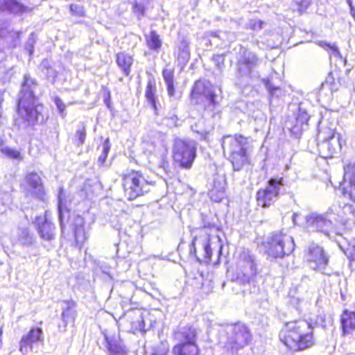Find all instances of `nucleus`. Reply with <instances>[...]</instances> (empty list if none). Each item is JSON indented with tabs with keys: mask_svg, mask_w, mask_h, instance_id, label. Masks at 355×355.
Masks as SVG:
<instances>
[{
	"mask_svg": "<svg viewBox=\"0 0 355 355\" xmlns=\"http://www.w3.org/2000/svg\"><path fill=\"white\" fill-rule=\"evenodd\" d=\"M349 12H350L352 17H353V19L355 21V8L352 7V8H349Z\"/></svg>",
	"mask_w": 355,
	"mask_h": 355,
	"instance_id": "nucleus-60",
	"label": "nucleus"
},
{
	"mask_svg": "<svg viewBox=\"0 0 355 355\" xmlns=\"http://www.w3.org/2000/svg\"><path fill=\"white\" fill-rule=\"evenodd\" d=\"M202 227L207 229H212L216 227V225L214 223L207 221L205 218H202Z\"/></svg>",
	"mask_w": 355,
	"mask_h": 355,
	"instance_id": "nucleus-57",
	"label": "nucleus"
},
{
	"mask_svg": "<svg viewBox=\"0 0 355 355\" xmlns=\"http://www.w3.org/2000/svg\"><path fill=\"white\" fill-rule=\"evenodd\" d=\"M132 12L141 20L145 16L146 8L143 3L135 1L132 5Z\"/></svg>",
	"mask_w": 355,
	"mask_h": 355,
	"instance_id": "nucleus-42",
	"label": "nucleus"
},
{
	"mask_svg": "<svg viewBox=\"0 0 355 355\" xmlns=\"http://www.w3.org/2000/svg\"><path fill=\"white\" fill-rule=\"evenodd\" d=\"M202 135V137H203V139H205L206 136H207V132H204L203 133L201 134Z\"/></svg>",
	"mask_w": 355,
	"mask_h": 355,
	"instance_id": "nucleus-63",
	"label": "nucleus"
},
{
	"mask_svg": "<svg viewBox=\"0 0 355 355\" xmlns=\"http://www.w3.org/2000/svg\"><path fill=\"white\" fill-rule=\"evenodd\" d=\"M12 68L10 67L9 69H6L4 66V64L0 62V78L6 79L7 77L12 73Z\"/></svg>",
	"mask_w": 355,
	"mask_h": 355,
	"instance_id": "nucleus-52",
	"label": "nucleus"
},
{
	"mask_svg": "<svg viewBox=\"0 0 355 355\" xmlns=\"http://www.w3.org/2000/svg\"><path fill=\"white\" fill-rule=\"evenodd\" d=\"M284 186L283 178H270L263 188L256 193L257 205L263 208H268L273 205L280 196Z\"/></svg>",
	"mask_w": 355,
	"mask_h": 355,
	"instance_id": "nucleus-14",
	"label": "nucleus"
},
{
	"mask_svg": "<svg viewBox=\"0 0 355 355\" xmlns=\"http://www.w3.org/2000/svg\"><path fill=\"white\" fill-rule=\"evenodd\" d=\"M189 255L194 257L199 263L209 262L212 256L209 235L194 236L189 245Z\"/></svg>",
	"mask_w": 355,
	"mask_h": 355,
	"instance_id": "nucleus-15",
	"label": "nucleus"
},
{
	"mask_svg": "<svg viewBox=\"0 0 355 355\" xmlns=\"http://www.w3.org/2000/svg\"><path fill=\"white\" fill-rule=\"evenodd\" d=\"M167 119L171 121V123H172L174 126H179V125H180V120H179V119L178 118V116H177V115H176V114H173L172 115L168 116L167 117Z\"/></svg>",
	"mask_w": 355,
	"mask_h": 355,
	"instance_id": "nucleus-56",
	"label": "nucleus"
},
{
	"mask_svg": "<svg viewBox=\"0 0 355 355\" xmlns=\"http://www.w3.org/2000/svg\"><path fill=\"white\" fill-rule=\"evenodd\" d=\"M17 243L26 248L33 246L36 243V236L33 232L28 227L19 226L16 231Z\"/></svg>",
	"mask_w": 355,
	"mask_h": 355,
	"instance_id": "nucleus-28",
	"label": "nucleus"
},
{
	"mask_svg": "<svg viewBox=\"0 0 355 355\" xmlns=\"http://www.w3.org/2000/svg\"><path fill=\"white\" fill-rule=\"evenodd\" d=\"M148 103L150 105V107L153 110L154 114L156 116L159 115V110H160V108H161V104H160L158 98L155 99L154 101H150Z\"/></svg>",
	"mask_w": 355,
	"mask_h": 355,
	"instance_id": "nucleus-54",
	"label": "nucleus"
},
{
	"mask_svg": "<svg viewBox=\"0 0 355 355\" xmlns=\"http://www.w3.org/2000/svg\"><path fill=\"white\" fill-rule=\"evenodd\" d=\"M190 42L184 35H178L177 60L183 69L190 60Z\"/></svg>",
	"mask_w": 355,
	"mask_h": 355,
	"instance_id": "nucleus-27",
	"label": "nucleus"
},
{
	"mask_svg": "<svg viewBox=\"0 0 355 355\" xmlns=\"http://www.w3.org/2000/svg\"><path fill=\"white\" fill-rule=\"evenodd\" d=\"M329 210L333 218L343 226L354 222L355 207L349 203L339 202L333 205Z\"/></svg>",
	"mask_w": 355,
	"mask_h": 355,
	"instance_id": "nucleus-20",
	"label": "nucleus"
},
{
	"mask_svg": "<svg viewBox=\"0 0 355 355\" xmlns=\"http://www.w3.org/2000/svg\"><path fill=\"white\" fill-rule=\"evenodd\" d=\"M37 86L35 78H32L29 73L24 75L17 105L19 120L21 121V124L17 121L15 122L19 129L27 127L33 128L35 125L43 123L48 118L44 113V105L38 102L35 95Z\"/></svg>",
	"mask_w": 355,
	"mask_h": 355,
	"instance_id": "nucleus-1",
	"label": "nucleus"
},
{
	"mask_svg": "<svg viewBox=\"0 0 355 355\" xmlns=\"http://www.w3.org/2000/svg\"><path fill=\"white\" fill-rule=\"evenodd\" d=\"M306 227L309 231L320 232L331 238L333 223L324 215L311 213L305 216Z\"/></svg>",
	"mask_w": 355,
	"mask_h": 355,
	"instance_id": "nucleus-18",
	"label": "nucleus"
},
{
	"mask_svg": "<svg viewBox=\"0 0 355 355\" xmlns=\"http://www.w3.org/2000/svg\"><path fill=\"white\" fill-rule=\"evenodd\" d=\"M301 214L297 212H294L292 215V221L295 225L300 224V217Z\"/></svg>",
	"mask_w": 355,
	"mask_h": 355,
	"instance_id": "nucleus-58",
	"label": "nucleus"
},
{
	"mask_svg": "<svg viewBox=\"0 0 355 355\" xmlns=\"http://www.w3.org/2000/svg\"><path fill=\"white\" fill-rule=\"evenodd\" d=\"M150 183L140 171H132L123 178L124 195L128 200H135L150 191Z\"/></svg>",
	"mask_w": 355,
	"mask_h": 355,
	"instance_id": "nucleus-11",
	"label": "nucleus"
},
{
	"mask_svg": "<svg viewBox=\"0 0 355 355\" xmlns=\"http://www.w3.org/2000/svg\"><path fill=\"white\" fill-rule=\"evenodd\" d=\"M264 22L259 19H250L246 24V28L254 31H259L263 28Z\"/></svg>",
	"mask_w": 355,
	"mask_h": 355,
	"instance_id": "nucleus-44",
	"label": "nucleus"
},
{
	"mask_svg": "<svg viewBox=\"0 0 355 355\" xmlns=\"http://www.w3.org/2000/svg\"><path fill=\"white\" fill-rule=\"evenodd\" d=\"M237 53L236 84L241 87L249 85L260 77L258 68L261 59L253 51L239 44Z\"/></svg>",
	"mask_w": 355,
	"mask_h": 355,
	"instance_id": "nucleus-4",
	"label": "nucleus"
},
{
	"mask_svg": "<svg viewBox=\"0 0 355 355\" xmlns=\"http://www.w3.org/2000/svg\"><path fill=\"white\" fill-rule=\"evenodd\" d=\"M343 335L346 336L355 330V311L345 309L340 315Z\"/></svg>",
	"mask_w": 355,
	"mask_h": 355,
	"instance_id": "nucleus-30",
	"label": "nucleus"
},
{
	"mask_svg": "<svg viewBox=\"0 0 355 355\" xmlns=\"http://www.w3.org/2000/svg\"><path fill=\"white\" fill-rule=\"evenodd\" d=\"M205 35L206 44H207L209 42L211 46L213 44L216 46H227L236 40V33L232 31L222 30L211 31L206 32Z\"/></svg>",
	"mask_w": 355,
	"mask_h": 355,
	"instance_id": "nucleus-24",
	"label": "nucleus"
},
{
	"mask_svg": "<svg viewBox=\"0 0 355 355\" xmlns=\"http://www.w3.org/2000/svg\"><path fill=\"white\" fill-rule=\"evenodd\" d=\"M49 211L46 210L43 216H35L33 220L40 238L50 242L55 239L56 227L49 218Z\"/></svg>",
	"mask_w": 355,
	"mask_h": 355,
	"instance_id": "nucleus-17",
	"label": "nucleus"
},
{
	"mask_svg": "<svg viewBox=\"0 0 355 355\" xmlns=\"http://www.w3.org/2000/svg\"><path fill=\"white\" fill-rule=\"evenodd\" d=\"M103 335V345L107 355H128V347L125 340L121 337L120 334L108 332L106 330L102 331Z\"/></svg>",
	"mask_w": 355,
	"mask_h": 355,
	"instance_id": "nucleus-16",
	"label": "nucleus"
},
{
	"mask_svg": "<svg viewBox=\"0 0 355 355\" xmlns=\"http://www.w3.org/2000/svg\"><path fill=\"white\" fill-rule=\"evenodd\" d=\"M174 162L184 169H190L196 157V144L191 140L175 138L173 144Z\"/></svg>",
	"mask_w": 355,
	"mask_h": 355,
	"instance_id": "nucleus-10",
	"label": "nucleus"
},
{
	"mask_svg": "<svg viewBox=\"0 0 355 355\" xmlns=\"http://www.w3.org/2000/svg\"><path fill=\"white\" fill-rule=\"evenodd\" d=\"M225 54H213L211 58V62L214 65L215 70L221 73L225 69Z\"/></svg>",
	"mask_w": 355,
	"mask_h": 355,
	"instance_id": "nucleus-39",
	"label": "nucleus"
},
{
	"mask_svg": "<svg viewBox=\"0 0 355 355\" xmlns=\"http://www.w3.org/2000/svg\"><path fill=\"white\" fill-rule=\"evenodd\" d=\"M340 189L344 197L347 196L355 202V163L345 168L343 182L340 184Z\"/></svg>",
	"mask_w": 355,
	"mask_h": 355,
	"instance_id": "nucleus-23",
	"label": "nucleus"
},
{
	"mask_svg": "<svg viewBox=\"0 0 355 355\" xmlns=\"http://www.w3.org/2000/svg\"><path fill=\"white\" fill-rule=\"evenodd\" d=\"M69 227L72 230L76 243H83L88 238L85 230V220L80 216H73L69 220Z\"/></svg>",
	"mask_w": 355,
	"mask_h": 355,
	"instance_id": "nucleus-26",
	"label": "nucleus"
},
{
	"mask_svg": "<svg viewBox=\"0 0 355 355\" xmlns=\"http://www.w3.org/2000/svg\"><path fill=\"white\" fill-rule=\"evenodd\" d=\"M304 258L308 266L313 270L329 275V256L324 248L318 243H311L305 250Z\"/></svg>",
	"mask_w": 355,
	"mask_h": 355,
	"instance_id": "nucleus-12",
	"label": "nucleus"
},
{
	"mask_svg": "<svg viewBox=\"0 0 355 355\" xmlns=\"http://www.w3.org/2000/svg\"><path fill=\"white\" fill-rule=\"evenodd\" d=\"M61 306V323L58 324V331L65 332L69 324H73L77 317V303L72 300H62Z\"/></svg>",
	"mask_w": 355,
	"mask_h": 355,
	"instance_id": "nucleus-21",
	"label": "nucleus"
},
{
	"mask_svg": "<svg viewBox=\"0 0 355 355\" xmlns=\"http://www.w3.org/2000/svg\"><path fill=\"white\" fill-rule=\"evenodd\" d=\"M69 8H70V12H71V15L73 16L82 17L85 15V12L84 8H83V6H82L80 5L71 4L69 6Z\"/></svg>",
	"mask_w": 355,
	"mask_h": 355,
	"instance_id": "nucleus-47",
	"label": "nucleus"
},
{
	"mask_svg": "<svg viewBox=\"0 0 355 355\" xmlns=\"http://www.w3.org/2000/svg\"><path fill=\"white\" fill-rule=\"evenodd\" d=\"M144 37L148 48L152 51L158 53L162 47V40L157 31L151 30L149 33L144 34Z\"/></svg>",
	"mask_w": 355,
	"mask_h": 355,
	"instance_id": "nucleus-34",
	"label": "nucleus"
},
{
	"mask_svg": "<svg viewBox=\"0 0 355 355\" xmlns=\"http://www.w3.org/2000/svg\"><path fill=\"white\" fill-rule=\"evenodd\" d=\"M252 340L250 328L241 321L222 325L219 330L220 343L223 344V347L232 353L248 345Z\"/></svg>",
	"mask_w": 355,
	"mask_h": 355,
	"instance_id": "nucleus-5",
	"label": "nucleus"
},
{
	"mask_svg": "<svg viewBox=\"0 0 355 355\" xmlns=\"http://www.w3.org/2000/svg\"><path fill=\"white\" fill-rule=\"evenodd\" d=\"M197 329L192 325L179 326L174 331V338L178 343L173 346L174 355H198L200 352L197 341Z\"/></svg>",
	"mask_w": 355,
	"mask_h": 355,
	"instance_id": "nucleus-7",
	"label": "nucleus"
},
{
	"mask_svg": "<svg viewBox=\"0 0 355 355\" xmlns=\"http://www.w3.org/2000/svg\"><path fill=\"white\" fill-rule=\"evenodd\" d=\"M332 49H333V51H334L338 52V48H337V47H336V46H334Z\"/></svg>",
	"mask_w": 355,
	"mask_h": 355,
	"instance_id": "nucleus-64",
	"label": "nucleus"
},
{
	"mask_svg": "<svg viewBox=\"0 0 355 355\" xmlns=\"http://www.w3.org/2000/svg\"><path fill=\"white\" fill-rule=\"evenodd\" d=\"M53 102L59 112L60 116L64 119L67 116L66 105L62 100L59 96H55L53 98Z\"/></svg>",
	"mask_w": 355,
	"mask_h": 355,
	"instance_id": "nucleus-45",
	"label": "nucleus"
},
{
	"mask_svg": "<svg viewBox=\"0 0 355 355\" xmlns=\"http://www.w3.org/2000/svg\"><path fill=\"white\" fill-rule=\"evenodd\" d=\"M224 155L232 163L234 171H240L248 162V138L241 135H225L220 141Z\"/></svg>",
	"mask_w": 355,
	"mask_h": 355,
	"instance_id": "nucleus-6",
	"label": "nucleus"
},
{
	"mask_svg": "<svg viewBox=\"0 0 355 355\" xmlns=\"http://www.w3.org/2000/svg\"><path fill=\"white\" fill-rule=\"evenodd\" d=\"M244 263L240 269L232 274L231 282L234 284L232 291L243 297L258 295L259 287L256 281L257 268L254 260L251 255L245 256Z\"/></svg>",
	"mask_w": 355,
	"mask_h": 355,
	"instance_id": "nucleus-3",
	"label": "nucleus"
},
{
	"mask_svg": "<svg viewBox=\"0 0 355 355\" xmlns=\"http://www.w3.org/2000/svg\"><path fill=\"white\" fill-rule=\"evenodd\" d=\"M168 352V343L166 342H161L153 348L152 355H167Z\"/></svg>",
	"mask_w": 355,
	"mask_h": 355,
	"instance_id": "nucleus-43",
	"label": "nucleus"
},
{
	"mask_svg": "<svg viewBox=\"0 0 355 355\" xmlns=\"http://www.w3.org/2000/svg\"><path fill=\"white\" fill-rule=\"evenodd\" d=\"M311 3V0H300L297 1L299 6V11L300 12H304Z\"/></svg>",
	"mask_w": 355,
	"mask_h": 355,
	"instance_id": "nucleus-55",
	"label": "nucleus"
},
{
	"mask_svg": "<svg viewBox=\"0 0 355 355\" xmlns=\"http://www.w3.org/2000/svg\"><path fill=\"white\" fill-rule=\"evenodd\" d=\"M317 140L319 155L324 159L334 157L341 149L340 135L330 128H320Z\"/></svg>",
	"mask_w": 355,
	"mask_h": 355,
	"instance_id": "nucleus-9",
	"label": "nucleus"
},
{
	"mask_svg": "<svg viewBox=\"0 0 355 355\" xmlns=\"http://www.w3.org/2000/svg\"><path fill=\"white\" fill-rule=\"evenodd\" d=\"M75 138L77 140L76 144L78 146H82L85 143L86 139V130L84 125L76 130Z\"/></svg>",
	"mask_w": 355,
	"mask_h": 355,
	"instance_id": "nucleus-46",
	"label": "nucleus"
},
{
	"mask_svg": "<svg viewBox=\"0 0 355 355\" xmlns=\"http://www.w3.org/2000/svg\"><path fill=\"white\" fill-rule=\"evenodd\" d=\"M110 148L111 144L110 141V139L107 138L102 144V153L101 154L98 159V164L99 166H103L105 164L107 155L110 150Z\"/></svg>",
	"mask_w": 355,
	"mask_h": 355,
	"instance_id": "nucleus-40",
	"label": "nucleus"
},
{
	"mask_svg": "<svg viewBox=\"0 0 355 355\" xmlns=\"http://www.w3.org/2000/svg\"><path fill=\"white\" fill-rule=\"evenodd\" d=\"M0 11L18 15L30 11V8L17 0H0Z\"/></svg>",
	"mask_w": 355,
	"mask_h": 355,
	"instance_id": "nucleus-29",
	"label": "nucleus"
},
{
	"mask_svg": "<svg viewBox=\"0 0 355 355\" xmlns=\"http://www.w3.org/2000/svg\"><path fill=\"white\" fill-rule=\"evenodd\" d=\"M338 84L335 82L332 73L330 72L325 81L321 84L320 92L322 93L325 91H329L331 94H332L333 92L338 91Z\"/></svg>",
	"mask_w": 355,
	"mask_h": 355,
	"instance_id": "nucleus-36",
	"label": "nucleus"
},
{
	"mask_svg": "<svg viewBox=\"0 0 355 355\" xmlns=\"http://www.w3.org/2000/svg\"><path fill=\"white\" fill-rule=\"evenodd\" d=\"M295 249L293 238L282 232H274L268 238L266 252L273 259L284 258L290 255Z\"/></svg>",
	"mask_w": 355,
	"mask_h": 355,
	"instance_id": "nucleus-13",
	"label": "nucleus"
},
{
	"mask_svg": "<svg viewBox=\"0 0 355 355\" xmlns=\"http://www.w3.org/2000/svg\"><path fill=\"white\" fill-rule=\"evenodd\" d=\"M41 67L42 68V70L44 69H46L47 70H49L48 62L46 60L42 61V62L41 64Z\"/></svg>",
	"mask_w": 355,
	"mask_h": 355,
	"instance_id": "nucleus-59",
	"label": "nucleus"
},
{
	"mask_svg": "<svg viewBox=\"0 0 355 355\" xmlns=\"http://www.w3.org/2000/svg\"><path fill=\"white\" fill-rule=\"evenodd\" d=\"M1 336H2V329H0V346H1V344H2Z\"/></svg>",
	"mask_w": 355,
	"mask_h": 355,
	"instance_id": "nucleus-62",
	"label": "nucleus"
},
{
	"mask_svg": "<svg viewBox=\"0 0 355 355\" xmlns=\"http://www.w3.org/2000/svg\"><path fill=\"white\" fill-rule=\"evenodd\" d=\"M12 28L9 26L0 28V38L3 40H9V35Z\"/></svg>",
	"mask_w": 355,
	"mask_h": 355,
	"instance_id": "nucleus-51",
	"label": "nucleus"
},
{
	"mask_svg": "<svg viewBox=\"0 0 355 355\" xmlns=\"http://www.w3.org/2000/svg\"><path fill=\"white\" fill-rule=\"evenodd\" d=\"M133 62V58L127 53L119 52L116 55V62L125 76L130 75Z\"/></svg>",
	"mask_w": 355,
	"mask_h": 355,
	"instance_id": "nucleus-31",
	"label": "nucleus"
},
{
	"mask_svg": "<svg viewBox=\"0 0 355 355\" xmlns=\"http://www.w3.org/2000/svg\"><path fill=\"white\" fill-rule=\"evenodd\" d=\"M156 92L157 87L155 80L153 78H149L145 91V98L148 103L155 99H157Z\"/></svg>",
	"mask_w": 355,
	"mask_h": 355,
	"instance_id": "nucleus-37",
	"label": "nucleus"
},
{
	"mask_svg": "<svg viewBox=\"0 0 355 355\" xmlns=\"http://www.w3.org/2000/svg\"><path fill=\"white\" fill-rule=\"evenodd\" d=\"M71 198L66 193L63 187H60L58 193V221L62 234L66 229L65 220H69L71 216Z\"/></svg>",
	"mask_w": 355,
	"mask_h": 355,
	"instance_id": "nucleus-19",
	"label": "nucleus"
},
{
	"mask_svg": "<svg viewBox=\"0 0 355 355\" xmlns=\"http://www.w3.org/2000/svg\"><path fill=\"white\" fill-rule=\"evenodd\" d=\"M225 196L224 189H220L218 191L212 189L211 191V199L214 202H220Z\"/></svg>",
	"mask_w": 355,
	"mask_h": 355,
	"instance_id": "nucleus-48",
	"label": "nucleus"
},
{
	"mask_svg": "<svg viewBox=\"0 0 355 355\" xmlns=\"http://www.w3.org/2000/svg\"><path fill=\"white\" fill-rule=\"evenodd\" d=\"M337 243H338V245L345 252V254L348 257V258L351 261H355V244L353 245L352 247L347 248L346 250H345L341 245L340 244L339 241H337Z\"/></svg>",
	"mask_w": 355,
	"mask_h": 355,
	"instance_id": "nucleus-50",
	"label": "nucleus"
},
{
	"mask_svg": "<svg viewBox=\"0 0 355 355\" xmlns=\"http://www.w3.org/2000/svg\"><path fill=\"white\" fill-rule=\"evenodd\" d=\"M1 152L8 158L13 160L21 161L23 159V156L19 150L7 146H2Z\"/></svg>",
	"mask_w": 355,
	"mask_h": 355,
	"instance_id": "nucleus-38",
	"label": "nucleus"
},
{
	"mask_svg": "<svg viewBox=\"0 0 355 355\" xmlns=\"http://www.w3.org/2000/svg\"><path fill=\"white\" fill-rule=\"evenodd\" d=\"M43 331L40 327H32L26 335L21 337L19 343V351L23 354H26L32 350L33 344L40 340Z\"/></svg>",
	"mask_w": 355,
	"mask_h": 355,
	"instance_id": "nucleus-25",
	"label": "nucleus"
},
{
	"mask_svg": "<svg viewBox=\"0 0 355 355\" xmlns=\"http://www.w3.org/2000/svg\"><path fill=\"white\" fill-rule=\"evenodd\" d=\"M103 102L105 104L106 107L112 111L113 110V107L111 102V93L110 90H107L103 95Z\"/></svg>",
	"mask_w": 355,
	"mask_h": 355,
	"instance_id": "nucleus-53",
	"label": "nucleus"
},
{
	"mask_svg": "<svg viewBox=\"0 0 355 355\" xmlns=\"http://www.w3.org/2000/svg\"><path fill=\"white\" fill-rule=\"evenodd\" d=\"M310 119V115L306 110L300 104L298 107V112L295 117V124L293 126V131H302L306 128L308 122Z\"/></svg>",
	"mask_w": 355,
	"mask_h": 355,
	"instance_id": "nucleus-33",
	"label": "nucleus"
},
{
	"mask_svg": "<svg viewBox=\"0 0 355 355\" xmlns=\"http://www.w3.org/2000/svg\"><path fill=\"white\" fill-rule=\"evenodd\" d=\"M347 3L348 4L349 8L354 7L353 5V1L352 0H347Z\"/></svg>",
	"mask_w": 355,
	"mask_h": 355,
	"instance_id": "nucleus-61",
	"label": "nucleus"
},
{
	"mask_svg": "<svg viewBox=\"0 0 355 355\" xmlns=\"http://www.w3.org/2000/svg\"><path fill=\"white\" fill-rule=\"evenodd\" d=\"M190 97L191 104L200 105L205 110L214 111L218 105L214 85L205 79H200L194 83Z\"/></svg>",
	"mask_w": 355,
	"mask_h": 355,
	"instance_id": "nucleus-8",
	"label": "nucleus"
},
{
	"mask_svg": "<svg viewBox=\"0 0 355 355\" xmlns=\"http://www.w3.org/2000/svg\"><path fill=\"white\" fill-rule=\"evenodd\" d=\"M314 327L306 320L291 321L286 324L285 333L279 335L282 342L291 350L303 351L315 345Z\"/></svg>",
	"mask_w": 355,
	"mask_h": 355,
	"instance_id": "nucleus-2",
	"label": "nucleus"
},
{
	"mask_svg": "<svg viewBox=\"0 0 355 355\" xmlns=\"http://www.w3.org/2000/svg\"><path fill=\"white\" fill-rule=\"evenodd\" d=\"M21 32L19 31H15L13 28L11 29L9 40L10 44L15 46L17 45V42L19 41L21 37Z\"/></svg>",
	"mask_w": 355,
	"mask_h": 355,
	"instance_id": "nucleus-49",
	"label": "nucleus"
},
{
	"mask_svg": "<svg viewBox=\"0 0 355 355\" xmlns=\"http://www.w3.org/2000/svg\"><path fill=\"white\" fill-rule=\"evenodd\" d=\"M26 190L35 198L45 202L46 193L41 177L35 172L28 173L24 178Z\"/></svg>",
	"mask_w": 355,
	"mask_h": 355,
	"instance_id": "nucleus-22",
	"label": "nucleus"
},
{
	"mask_svg": "<svg viewBox=\"0 0 355 355\" xmlns=\"http://www.w3.org/2000/svg\"><path fill=\"white\" fill-rule=\"evenodd\" d=\"M262 82L268 90L270 102L279 100L285 96V90L279 86L275 85L270 78H263Z\"/></svg>",
	"mask_w": 355,
	"mask_h": 355,
	"instance_id": "nucleus-32",
	"label": "nucleus"
},
{
	"mask_svg": "<svg viewBox=\"0 0 355 355\" xmlns=\"http://www.w3.org/2000/svg\"><path fill=\"white\" fill-rule=\"evenodd\" d=\"M162 77L166 86L167 94L170 98L178 99L174 85V71L169 69H164Z\"/></svg>",
	"mask_w": 355,
	"mask_h": 355,
	"instance_id": "nucleus-35",
	"label": "nucleus"
},
{
	"mask_svg": "<svg viewBox=\"0 0 355 355\" xmlns=\"http://www.w3.org/2000/svg\"><path fill=\"white\" fill-rule=\"evenodd\" d=\"M37 36L34 32H32L29 36L28 39L25 43L24 49L28 53L30 57H32L34 53V46L36 43Z\"/></svg>",
	"mask_w": 355,
	"mask_h": 355,
	"instance_id": "nucleus-41",
	"label": "nucleus"
}]
</instances>
